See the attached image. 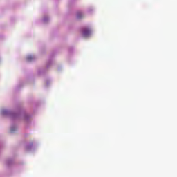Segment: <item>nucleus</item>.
Wrapping results in <instances>:
<instances>
[{
  "instance_id": "nucleus-1",
  "label": "nucleus",
  "mask_w": 177,
  "mask_h": 177,
  "mask_svg": "<svg viewBox=\"0 0 177 177\" xmlns=\"http://www.w3.org/2000/svg\"><path fill=\"white\" fill-rule=\"evenodd\" d=\"M91 35V30L88 28H85L83 30V36L84 37H89Z\"/></svg>"
},
{
  "instance_id": "nucleus-2",
  "label": "nucleus",
  "mask_w": 177,
  "mask_h": 177,
  "mask_svg": "<svg viewBox=\"0 0 177 177\" xmlns=\"http://www.w3.org/2000/svg\"><path fill=\"white\" fill-rule=\"evenodd\" d=\"M27 60H28V62H32V60H34V56H32V55L28 56Z\"/></svg>"
},
{
  "instance_id": "nucleus-3",
  "label": "nucleus",
  "mask_w": 177,
  "mask_h": 177,
  "mask_svg": "<svg viewBox=\"0 0 177 177\" xmlns=\"http://www.w3.org/2000/svg\"><path fill=\"white\" fill-rule=\"evenodd\" d=\"M82 12H77V19H81L82 17Z\"/></svg>"
},
{
  "instance_id": "nucleus-4",
  "label": "nucleus",
  "mask_w": 177,
  "mask_h": 177,
  "mask_svg": "<svg viewBox=\"0 0 177 177\" xmlns=\"http://www.w3.org/2000/svg\"><path fill=\"white\" fill-rule=\"evenodd\" d=\"M11 132H13V129H11Z\"/></svg>"
}]
</instances>
